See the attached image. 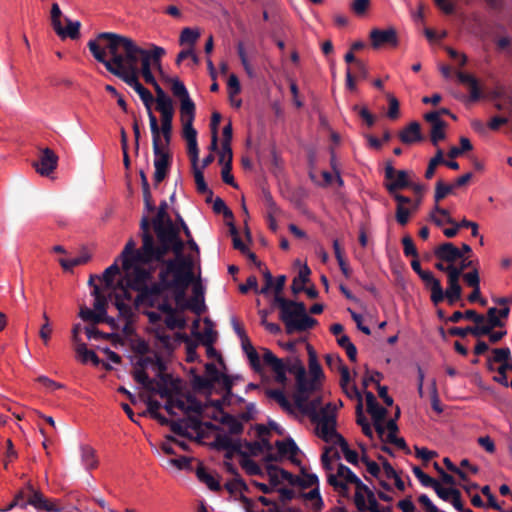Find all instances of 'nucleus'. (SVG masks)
<instances>
[{
	"instance_id": "nucleus-12",
	"label": "nucleus",
	"mask_w": 512,
	"mask_h": 512,
	"mask_svg": "<svg viewBox=\"0 0 512 512\" xmlns=\"http://www.w3.org/2000/svg\"><path fill=\"white\" fill-rule=\"evenodd\" d=\"M212 446L219 451H225V458L230 460L235 454L242 457L247 456V452L242 450V444L240 440H233L228 434L218 433L215 436Z\"/></svg>"
},
{
	"instance_id": "nucleus-51",
	"label": "nucleus",
	"mask_w": 512,
	"mask_h": 512,
	"mask_svg": "<svg viewBox=\"0 0 512 512\" xmlns=\"http://www.w3.org/2000/svg\"><path fill=\"white\" fill-rule=\"evenodd\" d=\"M199 37L200 32L198 30L186 27L181 31L179 42L181 45H194Z\"/></svg>"
},
{
	"instance_id": "nucleus-62",
	"label": "nucleus",
	"mask_w": 512,
	"mask_h": 512,
	"mask_svg": "<svg viewBox=\"0 0 512 512\" xmlns=\"http://www.w3.org/2000/svg\"><path fill=\"white\" fill-rule=\"evenodd\" d=\"M412 213L413 212L411 211L410 208L397 205L395 213L397 223L401 226H405L409 222V218Z\"/></svg>"
},
{
	"instance_id": "nucleus-40",
	"label": "nucleus",
	"mask_w": 512,
	"mask_h": 512,
	"mask_svg": "<svg viewBox=\"0 0 512 512\" xmlns=\"http://www.w3.org/2000/svg\"><path fill=\"white\" fill-rule=\"evenodd\" d=\"M118 274H120V267L116 260L112 265L107 267L102 274L101 281H103L104 287L106 289H108V290L115 289L114 278Z\"/></svg>"
},
{
	"instance_id": "nucleus-53",
	"label": "nucleus",
	"mask_w": 512,
	"mask_h": 512,
	"mask_svg": "<svg viewBox=\"0 0 512 512\" xmlns=\"http://www.w3.org/2000/svg\"><path fill=\"white\" fill-rule=\"evenodd\" d=\"M442 162H444L443 151L441 149H438L436 155L429 161L428 167L425 172V178L431 179L435 174L436 167L442 164Z\"/></svg>"
},
{
	"instance_id": "nucleus-27",
	"label": "nucleus",
	"mask_w": 512,
	"mask_h": 512,
	"mask_svg": "<svg viewBox=\"0 0 512 512\" xmlns=\"http://www.w3.org/2000/svg\"><path fill=\"white\" fill-rule=\"evenodd\" d=\"M149 118L150 131L152 134V147L153 153H159V149L165 148L162 137L161 124H159L157 117L153 110L147 112Z\"/></svg>"
},
{
	"instance_id": "nucleus-21",
	"label": "nucleus",
	"mask_w": 512,
	"mask_h": 512,
	"mask_svg": "<svg viewBox=\"0 0 512 512\" xmlns=\"http://www.w3.org/2000/svg\"><path fill=\"white\" fill-rule=\"evenodd\" d=\"M262 351L264 364L269 366L276 374V379L278 382H284L286 380L287 372L284 361L276 357L268 348H262Z\"/></svg>"
},
{
	"instance_id": "nucleus-19",
	"label": "nucleus",
	"mask_w": 512,
	"mask_h": 512,
	"mask_svg": "<svg viewBox=\"0 0 512 512\" xmlns=\"http://www.w3.org/2000/svg\"><path fill=\"white\" fill-rule=\"evenodd\" d=\"M192 283V281H187L180 278L171 279V286L168 291L173 292L175 303L178 307H180L181 310L190 308L188 302L186 301V291Z\"/></svg>"
},
{
	"instance_id": "nucleus-49",
	"label": "nucleus",
	"mask_w": 512,
	"mask_h": 512,
	"mask_svg": "<svg viewBox=\"0 0 512 512\" xmlns=\"http://www.w3.org/2000/svg\"><path fill=\"white\" fill-rule=\"evenodd\" d=\"M448 333L451 336H459L466 337L468 334H471L474 337H482L478 328V325L475 326H467V327H452L448 330Z\"/></svg>"
},
{
	"instance_id": "nucleus-11",
	"label": "nucleus",
	"mask_w": 512,
	"mask_h": 512,
	"mask_svg": "<svg viewBox=\"0 0 512 512\" xmlns=\"http://www.w3.org/2000/svg\"><path fill=\"white\" fill-rule=\"evenodd\" d=\"M493 360L500 363L497 367V375L493 376L492 380L505 388L509 387L508 377L506 370H512L511 350L509 347L494 348L492 349Z\"/></svg>"
},
{
	"instance_id": "nucleus-64",
	"label": "nucleus",
	"mask_w": 512,
	"mask_h": 512,
	"mask_svg": "<svg viewBox=\"0 0 512 512\" xmlns=\"http://www.w3.org/2000/svg\"><path fill=\"white\" fill-rule=\"evenodd\" d=\"M240 464L249 475H260L262 473L259 465L254 460L249 459L248 455L241 460Z\"/></svg>"
},
{
	"instance_id": "nucleus-6",
	"label": "nucleus",
	"mask_w": 512,
	"mask_h": 512,
	"mask_svg": "<svg viewBox=\"0 0 512 512\" xmlns=\"http://www.w3.org/2000/svg\"><path fill=\"white\" fill-rule=\"evenodd\" d=\"M146 232L152 239L153 246H159V243L155 240L154 235L150 231V217L148 215H143L140 221V237L142 240L141 247L139 249H136V242L131 238L128 240L122 253L119 256V258L122 260V268L125 272H128L135 263H141L143 265H148L152 263L145 262L143 260V256L141 255L143 253Z\"/></svg>"
},
{
	"instance_id": "nucleus-16",
	"label": "nucleus",
	"mask_w": 512,
	"mask_h": 512,
	"mask_svg": "<svg viewBox=\"0 0 512 512\" xmlns=\"http://www.w3.org/2000/svg\"><path fill=\"white\" fill-rule=\"evenodd\" d=\"M58 156L50 148H42L39 152V159L33 162V167L41 176H49L58 165Z\"/></svg>"
},
{
	"instance_id": "nucleus-13",
	"label": "nucleus",
	"mask_w": 512,
	"mask_h": 512,
	"mask_svg": "<svg viewBox=\"0 0 512 512\" xmlns=\"http://www.w3.org/2000/svg\"><path fill=\"white\" fill-rule=\"evenodd\" d=\"M369 39L373 49L397 47L399 44L397 31L393 27L388 29L374 28L370 31Z\"/></svg>"
},
{
	"instance_id": "nucleus-32",
	"label": "nucleus",
	"mask_w": 512,
	"mask_h": 512,
	"mask_svg": "<svg viewBox=\"0 0 512 512\" xmlns=\"http://www.w3.org/2000/svg\"><path fill=\"white\" fill-rule=\"evenodd\" d=\"M284 363L286 365V371L295 376L296 384L301 385L303 377L307 374L301 360L297 357H291L287 358Z\"/></svg>"
},
{
	"instance_id": "nucleus-15",
	"label": "nucleus",
	"mask_w": 512,
	"mask_h": 512,
	"mask_svg": "<svg viewBox=\"0 0 512 512\" xmlns=\"http://www.w3.org/2000/svg\"><path fill=\"white\" fill-rule=\"evenodd\" d=\"M139 264H133L132 268L126 272L127 277L125 281L126 286L138 292V294L152 278V270L141 267Z\"/></svg>"
},
{
	"instance_id": "nucleus-37",
	"label": "nucleus",
	"mask_w": 512,
	"mask_h": 512,
	"mask_svg": "<svg viewBox=\"0 0 512 512\" xmlns=\"http://www.w3.org/2000/svg\"><path fill=\"white\" fill-rule=\"evenodd\" d=\"M81 450V461L87 470L97 468L98 459L96 456V450L89 445H82Z\"/></svg>"
},
{
	"instance_id": "nucleus-2",
	"label": "nucleus",
	"mask_w": 512,
	"mask_h": 512,
	"mask_svg": "<svg viewBox=\"0 0 512 512\" xmlns=\"http://www.w3.org/2000/svg\"><path fill=\"white\" fill-rule=\"evenodd\" d=\"M185 242L179 236L154 247L152 239L146 233L144 239L143 260L163 265L172 278L194 281V260L184 254Z\"/></svg>"
},
{
	"instance_id": "nucleus-1",
	"label": "nucleus",
	"mask_w": 512,
	"mask_h": 512,
	"mask_svg": "<svg viewBox=\"0 0 512 512\" xmlns=\"http://www.w3.org/2000/svg\"><path fill=\"white\" fill-rule=\"evenodd\" d=\"M93 41L99 42L108 58L120 56L124 72L131 73L132 67L137 79L142 75L147 84L154 86L158 83L151 67L161 69V58L166 54L164 48L150 44L149 50L143 49L133 39L113 32H101Z\"/></svg>"
},
{
	"instance_id": "nucleus-55",
	"label": "nucleus",
	"mask_w": 512,
	"mask_h": 512,
	"mask_svg": "<svg viewBox=\"0 0 512 512\" xmlns=\"http://www.w3.org/2000/svg\"><path fill=\"white\" fill-rule=\"evenodd\" d=\"M303 497L306 500H309V501L312 502L313 509H314L315 512H318V511H320L322 509L324 503H323V500L321 498L320 491H319L318 487L312 489L308 493H304Z\"/></svg>"
},
{
	"instance_id": "nucleus-35",
	"label": "nucleus",
	"mask_w": 512,
	"mask_h": 512,
	"mask_svg": "<svg viewBox=\"0 0 512 512\" xmlns=\"http://www.w3.org/2000/svg\"><path fill=\"white\" fill-rule=\"evenodd\" d=\"M351 484H354L356 488L354 503L357 509H361V507L365 506V496L369 497L373 491L366 484H364L359 477H357L356 481L352 482Z\"/></svg>"
},
{
	"instance_id": "nucleus-44",
	"label": "nucleus",
	"mask_w": 512,
	"mask_h": 512,
	"mask_svg": "<svg viewBox=\"0 0 512 512\" xmlns=\"http://www.w3.org/2000/svg\"><path fill=\"white\" fill-rule=\"evenodd\" d=\"M66 22H67V26L66 28H63L62 27V32L61 33H56L59 37H61L62 39L66 38V37H69L71 39H77L79 38L80 36V27H81V24L80 22L78 21H71L69 19H66Z\"/></svg>"
},
{
	"instance_id": "nucleus-3",
	"label": "nucleus",
	"mask_w": 512,
	"mask_h": 512,
	"mask_svg": "<svg viewBox=\"0 0 512 512\" xmlns=\"http://www.w3.org/2000/svg\"><path fill=\"white\" fill-rule=\"evenodd\" d=\"M87 46L93 57L99 63L103 64L108 72L118 77L124 83H126L128 86L135 90V92L139 95L141 101L143 102L146 111H152L154 96L147 88H145L140 83L139 79H137L135 69H131V73L124 72L122 66L120 65L122 63L120 56L117 55L115 58H108L107 52H104L103 49L100 48L99 42L97 41H89Z\"/></svg>"
},
{
	"instance_id": "nucleus-47",
	"label": "nucleus",
	"mask_w": 512,
	"mask_h": 512,
	"mask_svg": "<svg viewBox=\"0 0 512 512\" xmlns=\"http://www.w3.org/2000/svg\"><path fill=\"white\" fill-rule=\"evenodd\" d=\"M169 82L171 83L170 89L174 97L178 98L180 101L189 97L188 90L181 80L178 78H170Z\"/></svg>"
},
{
	"instance_id": "nucleus-25",
	"label": "nucleus",
	"mask_w": 512,
	"mask_h": 512,
	"mask_svg": "<svg viewBox=\"0 0 512 512\" xmlns=\"http://www.w3.org/2000/svg\"><path fill=\"white\" fill-rule=\"evenodd\" d=\"M275 446L281 456H288L291 463L294 465H300L301 461L296 457L300 452L298 446L292 438H286L285 440H277Z\"/></svg>"
},
{
	"instance_id": "nucleus-60",
	"label": "nucleus",
	"mask_w": 512,
	"mask_h": 512,
	"mask_svg": "<svg viewBox=\"0 0 512 512\" xmlns=\"http://www.w3.org/2000/svg\"><path fill=\"white\" fill-rule=\"evenodd\" d=\"M165 325L167 328L173 329H184L186 326V321L184 318H180L176 315V310L165 318Z\"/></svg>"
},
{
	"instance_id": "nucleus-56",
	"label": "nucleus",
	"mask_w": 512,
	"mask_h": 512,
	"mask_svg": "<svg viewBox=\"0 0 512 512\" xmlns=\"http://www.w3.org/2000/svg\"><path fill=\"white\" fill-rule=\"evenodd\" d=\"M193 173L195 178V183L197 186V191L201 194L209 193L210 195L213 194V192L208 188L205 180L204 175L201 169L198 168V166L193 167Z\"/></svg>"
},
{
	"instance_id": "nucleus-63",
	"label": "nucleus",
	"mask_w": 512,
	"mask_h": 512,
	"mask_svg": "<svg viewBox=\"0 0 512 512\" xmlns=\"http://www.w3.org/2000/svg\"><path fill=\"white\" fill-rule=\"evenodd\" d=\"M225 488L230 494H234L238 491L242 492L244 490H247V485L242 478L235 477L233 480L228 481L225 484Z\"/></svg>"
},
{
	"instance_id": "nucleus-22",
	"label": "nucleus",
	"mask_w": 512,
	"mask_h": 512,
	"mask_svg": "<svg viewBox=\"0 0 512 512\" xmlns=\"http://www.w3.org/2000/svg\"><path fill=\"white\" fill-rule=\"evenodd\" d=\"M266 469L272 485H278L281 480L287 481L292 486L298 485L299 476L293 475L289 471L273 464L267 465Z\"/></svg>"
},
{
	"instance_id": "nucleus-23",
	"label": "nucleus",
	"mask_w": 512,
	"mask_h": 512,
	"mask_svg": "<svg viewBox=\"0 0 512 512\" xmlns=\"http://www.w3.org/2000/svg\"><path fill=\"white\" fill-rule=\"evenodd\" d=\"M427 289L431 291V301L434 305L444 301L443 288L440 281L434 276L431 271H428L420 278Z\"/></svg>"
},
{
	"instance_id": "nucleus-46",
	"label": "nucleus",
	"mask_w": 512,
	"mask_h": 512,
	"mask_svg": "<svg viewBox=\"0 0 512 512\" xmlns=\"http://www.w3.org/2000/svg\"><path fill=\"white\" fill-rule=\"evenodd\" d=\"M454 185L446 184L443 180H438L435 185V194L434 201L435 203H439L441 200L446 198L449 194L453 192Z\"/></svg>"
},
{
	"instance_id": "nucleus-34",
	"label": "nucleus",
	"mask_w": 512,
	"mask_h": 512,
	"mask_svg": "<svg viewBox=\"0 0 512 512\" xmlns=\"http://www.w3.org/2000/svg\"><path fill=\"white\" fill-rule=\"evenodd\" d=\"M196 475L199 481L206 484L210 490H221L220 482L212 474H210L201 463L196 469Z\"/></svg>"
},
{
	"instance_id": "nucleus-61",
	"label": "nucleus",
	"mask_w": 512,
	"mask_h": 512,
	"mask_svg": "<svg viewBox=\"0 0 512 512\" xmlns=\"http://www.w3.org/2000/svg\"><path fill=\"white\" fill-rule=\"evenodd\" d=\"M336 476L349 483L355 482L358 477L349 467L342 463L338 464Z\"/></svg>"
},
{
	"instance_id": "nucleus-52",
	"label": "nucleus",
	"mask_w": 512,
	"mask_h": 512,
	"mask_svg": "<svg viewBox=\"0 0 512 512\" xmlns=\"http://www.w3.org/2000/svg\"><path fill=\"white\" fill-rule=\"evenodd\" d=\"M133 378L136 382L143 385V387L149 391H154V380L150 379L145 370L136 369L133 372Z\"/></svg>"
},
{
	"instance_id": "nucleus-24",
	"label": "nucleus",
	"mask_w": 512,
	"mask_h": 512,
	"mask_svg": "<svg viewBox=\"0 0 512 512\" xmlns=\"http://www.w3.org/2000/svg\"><path fill=\"white\" fill-rule=\"evenodd\" d=\"M398 136L400 141L405 145H411L424 140L421 133V125L416 121L405 126L401 131H399Z\"/></svg>"
},
{
	"instance_id": "nucleus-20",
	"label": "nucleus",
	"mask_w": 512,
	"mask_h": 512,
	"mask_svg": "<svg viewBox=\"0 0 512 512\" xmlns=\"http://www.w3.org/2000/svg\"><path fill=\"white\" fill-rule=\"evenodd\" d=\"M435 257L440 261L454 264L455 261L463 258L462 251L451 242H444L434 249Z\"/></svg>"
},
{
	"instance_id": "nucleus-45",
	"label": "nucleus",
	"mask_w": 512,
	"mask_h": 512,
	"mask_svg": "<svg viewBox=\"0 0 512 512\" xmlns=\"http://www.w3.org/2000/svg\"><path fill=\"white\" fill-rule=\"evenodd\" d=\"M192 387L195 391H211L214 388L213 383L206 376L193 374L191 380Z\"/></svg>"
},
{
	"instance_id": "nucleus-42",
	"label": "nucleus",
	"mask_w": 512,
	"mask_h": 512,
	"mask_svg": "<svg viewBox=\"0 0 512 512\" xmlns=\"http://www.w3.org/2000/svg\"><path fill=\"white\" fill-rule=\"evenodd\" d=\"M195 112V103L190 96L180 101V114L182 121H194Z\"/></svg>"
},
{
	"instance_id": "nucleus-36",
	"label": "nucleus",
	"mask_w": 512,
	"mask_h": 512,
	"mask_svg": "<svg viewBox=\"0 0 512 512\" xmlns=\"http://www.w3.org/2000/svg\"><path fill=\"white\" fill-rule=\"evenodd\" d=\"M75 352L77 354V358L82 364H86L90 361L94 366H98L101 363L97 354L94 351L89 350L86 344H79L78 347H75Z\"/></svg>"
},
{
	"instance_id": "nucleus-59",
	"label": "nucleus",
	"mask_w": 512,
	"mask_h": 512,
	"mask_svg": "<svg viewBox=\"0 0 512 512\" xmlns=\"http://www.w3.org/2000/svg\"><path fill=\"white\" fill-rule=\"evenodd\" d=\"M62 16L61 9L57 3H53L51 6V23L56 33L62 32V24L60 18Z\"/></svg>"
},
{
	"instance_id": "nucleus-33",
	"label": "nucleus",
	"mask_w": 512,
	"mask_h": 512,
	"mask_svg": "<svg viewBox=\"0 0 512 512\" xmlns=\"http://www.w3.org/2000/svg\"><path fill=\"white\" fill-rule=\"evenodd\" d=\"M448 287L444 291V300L446 299L450 306H453L462 297V287L457 280H447Z\"/></svg>"
},
{
	"instance_id": "nucleus-38",
	"label": "nucleus",
	"mask_w": 512,
	"mask_h": 512,
	"mask_svg": "<svg viewBox=\"0 0 512 512\" xmlns=\"http://www.w3.org/2000/svg\"><path fill=\"white\" fill-rule=\"evenodd\" d=\"M91 295L94 297V311L100 315V318L106 315L107 311V298L101 292V289L98 285H94V290H92Z\"/></svg>"
},
{
	"instance_id": "nucleus-5",
	"label": "nucleus",
	"mask_w": 512,
	"mask_h": 512,
	"mask_svg": "<svg viewBox=\"0 0 512 512\" xmlns=\"http://www.w3.org/2000/svg\"><path fill=\"white\" fill-rule=\"evenodd\" d=\"M322 405V397L316 396L313 399L309 398L303 401L300 406L296 408L304 415L308 416L313 423L319 426V436L327 434L330 427L336 426V407L331 403Z\"/></svg>"
},
{
	"instance_id": "nucleus-26",
	"label": "nucleus",
	"mask_w": 512,
	"mask_h": 512,
	"mask_svg": "<svg viewBox=\"0 0 512 512\" xmlns=\"http://www.w3.org/2000/svg\"><path fill=\"white\" fill-rule=\"evenodd\" d=\"M160 113V121H161V131L162 137L164 141L165 148H168L172 141L173 134V118L175 114V109H169L166 111H161Z\"/></svg>"
},
{
	"instance_id": "nucleus-28",
	"label": "nucleus",
	"mask_w": 512,
	"mask_h": 512,
	"mask_svg": "<svg viewBox=\"0 0 512 512\" xmlns=\"http://www.w3.org/2000/svg\"><path fill=\"white\" fill-rule=\"evenodd\" d=\"M498 309L495 307H490L487 310V315L485 317V322L482 325H478L481 336H484L486 333H489L494 328H502L504 327V321L497 314Z\"/></svg>"
},
{
	"instance_id": "nucleus-39",
	"label": "nucleus",
	"mask_w": 512,
	"mask_h": 512,
	"mask_svg": "<svg viewBox=\"0 0 512 512\" xmlns=\"http://www.w3.org/2000/svg\"><path fill=\"white\" fill-rule=\"evenodd\" d=\"M222 152L219 157V163H222L227 154H233L231 149V141L233 136L232 123L229 122L223 127Z\"/></svg>"
},
{
	"instance_id": "nucleus-17",
	"label": "nucleus",
	"mask_w": 512,
	"mask_h": 512,
	"mask_svg": "<svg viewBox=\"0 0 512 512\" xmlns=\"http://www.w3.org/2000/svg\"><path fill=\"white\" fill-rule=\"evenodd\" d=\"M321 387V381L314 378L303 377L301 385L296 384V391L293 396L295 406H300L303 401L308 400L313 394L318 392Z\"/></svg>"
},
{
	"instance_id": "nucleus-29",
	"label": "nucleus",
	"mask_w": 512,
	"mask_h": 512,
	"mask_svg": "<svg viewBox=\"0 0 512 512\" xmlns=\"http://www.w3.org/2000/svg\"><path fill=\"white\" fill-rule=\"evenodd\" d=\"M214 420L219 421L222 425L227 426L230 435H241L244 431V425L238 416L229 413H223L220 418L212 417Z\"/></svg>"
},
{
	"instance_id": "nucleus-43",
	"label": "nucleus",
	"mask_w": 512,
	"mask_h": 512,
	"mask_svg": "<svg viewBox=\"0 0 512 512\" xmlns=\"http://www.w3.org/2000/svg\"><path fill=\"white\" fill-rule=\"evenodd\" d=\"M232 159H233V154L226 155L224 161L221 163V164H223L221 176H222V180L224 183L231 185L232 187H237L234 177L231 174Z\"/></svg>"
},
{
	"instance_id": "nucleus-31",
	"label": "nucleus",
	"mask_w": 512,
	"mask_h": 512,
	"mask_svg": "<svg viewBox=\"0 0 512 512\" xmlns=\"http://www.w3.org/2000/svg\"><path fill=\"white\" fill-rule=\"evenodd\" d=\"M457 78L462 84L468 85L470 90V99L472 101H477L481 98L479 82L473 75L464 72H458Z\"/></svg>"
},
{
	"instance_id": "nucleus-48",
	"label": "nucleus",
	"mask_w": 512,
	"mask_h": 512,
	"mask_svg": "<svg viewBox=\"0 0 512 512\" xmlns=\"http://www.w3.org/2000/svg\"><path fill=\"white\" fill-rule=\"evenodd\" d=\"M266 395L275 400L281 408L286 411H291V405L288 399L286 398L284 392L280 389H268L266 391Z\"/></svg>"
},
{
	"instance_id": "nucleus-10",
	"label": "nucleus",
	"mask_w": 512,
	"mask_h": 512,
	"mask_svg": "<svg viewBox=\"0 0 512 512\" xmlns=\"http://www.w3.org/2000/svg\"><path fill=\"white\" fill-rule=\"evenodd\" d=\"M385 183L384 187L388 193H394L411 186L408 179V172L405 170H396L391 160L385 164Z\"/></svg>"
},
{
	"instance_id": "nucleus-8",
	"label": "nucleus",
	"mask_w": 512,
	"mask_h": 512,
	"mask_svg": "<svg viewBox=\"0 0 512 512\" xmlns=\"http://www.w3.org/2000/svg\"><path fill=\"white\" fill-rule=\"evenodd\" d=\"M151 228H153L154 238L159 245L165 244L180 235V228L173 222L168 212L158 208L156 215L150 218Z\"/></svg>"
},
{
	"instance_id": "nucleus-41",
	"label": "nucleus",
	"mask_w": 512,
	"mask_h": 512,
	"mask_svg": "<svg viewBox=\"0 0 512 512\" xmlns=\"http://www.w3.org/2000/svg\"><path fill=\"white\" fill-rule=\"evenodd\" d=\"M307 348L309 353V372L311 378L321 381V379L324 377L322 367L317 360L313 348L310 345H308Z\"/></svg>"
},
{
	"instance_id": "nucleus-54",
	"label": "nucleus",
	"mask_w": 512,
	"mask_h": 512,
	"mask_svg": "<svg viewBox=\"0 0 512 512\" xmlns=\"http://www.w3.org/2000/svg\"><path fill=\"white\" fill-rule=\"evenodd\" d=\"M353 393L355 397L358 399V403L356 405V423L359 426H363L364 424H368L369 422L363 413L362 396L356 386H353Z\"/></svg>"
},
{
	"instance_id": "nucleus-9",
	"label": "nucleus",
	"mask_w": 512,
	"mask_h": 512,
	"mask_svg": "<svg viewBox=\"0 0 512 512\" xmlns=\"http://www.w3.org/2000/svg\"><path fill=\"white\" fill-rule=\"evenodd\" d=\"M171 275L162 266L158 274V282L146 285L141 292L136 296L135 302L147 304L153 307L157 297L161 296L165 291H168L171 286Z\"/></svg>"
},
{
	"instance_id": "nucleus-14",
	"label": "nucleus",
	"mask_w": 512,
	"mask_h": 512,
	"mask_svg": "<svg viewBox=\"0 0 512 512\" xmlns=\"http://www.w3.org/2000/svg\"><path fill=\"white\" fill-rule=\"evenodd\" d=\"M323 441L332 442L338 445L347 462L352 465H357L359 462V455L355 450L350 449L346 439L336 431V426L330 427L327 434L320 435Z\"/></svg>"
},
{
	"instance_id": "nucleus-30",
	"label": "nucleus",
	"mask_w": 512,
	"mask_h": 512,
	"mask_svg": "<svg viewBox=\"0 0 512 512\" xmlns=\"http://www.w3.org/2000/svg\"><path fill=\"white\" fill-rule=\"evenodd\" d=\"M156 96L154 97L155 109L157 112L175 109L172 98L157 83L153 86Z\"/></svg>"
},
{
	"instance_id": "nucleus-58",
	"label": "nucleus",
	"mask_w": 512,
	"mask_h": 512,
	"mask_svg": "<svg viewBox=\"0 0 512 512\" xmlns=\"http://www.w3.org/2000/svg\"><path fill=\"white\" fill-rule=\"evenodd\" d=\"M358 510L361 512H386L387 507H381L377 502L374 493H371L369 497H367V502L365 501V506Z\"/></svg>"
},
{
	"instance_id": "nucleus-18",
	"label": "nucleus",
	"mask_w": 512,
	"mask_h": 512,
	"mask_svg": "<svg viewBox=\"0 0 512 512\" xmlns=\"http://www.w3.org/2000/svg\"><path fill=\"white\" fill-rule=\"evenodd\" d=\"M154 156V182L155 185H157L166 178L171 165L172 156L168 148L159 149V153H154Z\"/></svg>"
},
{
	"instance_id": "nucleus-50",
	"label": "nucleus",
	"mask_w": 512,
	"mask_h": 512,
	"mask_svg": "<svg viewBox=\"0 0 512 512\" xmlns=\"http://www.w3.org/2000/svg\"><path fill=\"white\" fill-rule=\"evenodd\" d=\"M85 333L87 335V338L89 340H99V339H105V340H119V336L114 333H105L102 332L94 327H85Z\"/></svg>"
},
{
	"instance_id": "nucleus-7",
	"label": "nucleus",
	"mask_w": 512,
	"mask_h": 512,
	"mask_svg": "<svg viewBox=\"0 0 512 512\" xmlns=\"http://www.w3.org/2000/svg\"><path fill=\"white\" fill-rule=\"evenodd\" d=\"M27 505L33 506L39 512H61V508L55 501L45 497L42 492L34 489L30 483L27 485V492L20 491L16 494L6 510H11L15 506L25 508Z\"/></svg>"
},
{
	"instance_id": "nucleus-4",
	"label": "nucleus",
	"mask_w": 512,
	"mask_h": 512,
	"mask_svg": "<svg viewBox=\"0 0 512 512\" xmlns=\"http://www.w3.org/2000/svg\"><path fill=\"white\" fill-rule=\"evenodd\" d=\"M271 306L279 310V320L284 324L287 334L305 332L317 324V320L307 314V308L303 302L278 296L273 297Z\"/></svg>"
},
{
	"instance_id": "nucleus-57",
	"label": "nucleus",
	"mask_w": 512,
	"mask_h": 512,
	"mask_svg": "<svg viewBox=\"0 0 512 512\" xmlns=\"http://www.w3.org/2000/svg\"><path fill=\"white\" fill-rule=\"evenodd\" d=\"M228 226H229V232L233 238L232 239L233 240V248L240 251L242 254H246L248 248L243 243L241 238L239 237L238 230H237L236 226L232 222H230L228 224Z\"/></svg>"
}]
</instances>
